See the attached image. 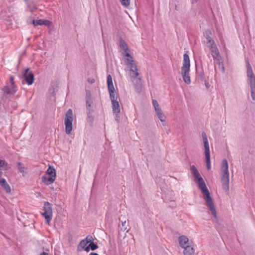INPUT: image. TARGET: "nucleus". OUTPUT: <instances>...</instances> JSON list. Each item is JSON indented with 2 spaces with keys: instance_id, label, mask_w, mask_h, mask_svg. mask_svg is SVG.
I'll use <instances>...</instances> for the list:
<instances>
[{
  "instance_id": "f257e3e1",
  "label": "nucleus",
  "mask_w": 255,
  "mask_h": 255,
  "mask_svg": "<svg viewBox=\"0 0 255 255\" xmlns=\"http://www.w3.org/2000/svg\"><path fill=\"white\" fill-rule=\"evenodd\" d=\"M196 179L198 181L199 188L200 189L202 192L204 194L205 196V200L206 201L208 207H209L212 215L215 218H216V210L213 199L210 196V192L206 185V184L203 179L201 176Z\"/></svg>"
},
{
  "instance_id": "f03ea898",
  "label": "nucleus",
  "mask_w": 255,
  "mask_h": 255,
  "mask_svg": "<svg viewBox=\"0 0 255 255\" xmlns=\"http://www.w3.org/2000/svg\"><path fill=\"white\" fill-rule=\"evenodd\" d=\"M221 171L222 188L225 191L228 193L229 190V172L228 161L226 159H223L222 161Z\"/></svg>"
},
{
  "instance_id": "7ed1b4c3",
  "label": "nucleus",
  "mask_w": 255,
  "mask_h": 255,
  "mask_svg": "<svg viewBox=\"0 0 255 255\" xmlns=\"http://www.w3.org/2000/svg\"><path fill=\"white\" fill-rule=\"evenodd\" d=\"M190 67V63L189 55L187 53H185L183 55V63L181 68V72L184 81L188 84L191 83L189 73Z\"/></svg>"
},
{
  "instance_id": "20e7f679",
  "label": "nucleus",
  "mask_w": 255,
  "mask_h": 255,
  "mask_svg": "<svg viewBox=\"0 0 255 255\" xmlns=\"http://www.w3.org/2000/svg\"><path fill=\"white\" fill-rule=\"evenodd\" d=\"M247 74L249 78L251 97L253 101H255V75L254 74L252 66L249 61H247Z\"/></svg>"
},
{
  "instance_id": "39448f33",
  "label": "nucleus",
  "mask_w": 255,
  "mask_h": 255,
  "mask_svg": "<svg viewBox=\"0 0 255 255\" xmlns=\"http://www.w3.org/2000/svg\"><path fill=\"white\" fill-rule=\"evenodd\" d=\"M202 137L205 148V156L207 167L208 170L211 169L210 153L209 142L207 135L205 132H202Z\"/></svg>"
},
{
  "instance_id": "423d86ee",
  "label": "nucleus",
  "mask_w": 255,
  "mask_h": 255,
  "mask_svg": "<svg viewBox=\"0 0 255 255\" xmlns=\"http://www.w3.org/2000/svg\"><path fill=\"white\" fill-rule=\"evenodd\" d=\"M110 99L112 102V107L113 113L115 114V120L118 121L120 118L119 115L120 113L119 102L117 100L118 94L117 93L110 94Z\"/></svg>"
},
{
  "instance_id": "0eeeda50",
  "label": "nucleus",
  "mask_w": 255,
  "mask_h": 255,
  "mask_svg": "<svg viewBox=\"0 0 255 255\" xmlns=\"http://www.w3.org/2000/svg\"><path fill=\"white\" fill-rule=\"evenodd\" d=\"M123 55L128 57L125 59V63L130 67V70L132 72L133 74L134 75V77L135 78L139 75V73L137 72V68L133 60L132 57L128 52H127L126 54L123 53Z\"/></svg>"
},
{
  "instance_id": "6e6552de",
  "label": "nucleus",
  "mask_w": 255,
  "mask_h": 255,
  "mask_svg": "<svg viewBox=\"0 0 255 255\" xmlns=\"http://www.w3.org/2000/svg\"><path fill=\"white\" fill-rule=\"evenodd\" d=\"M73 120V118L72 110L71 109H69L68 110L66 113L64 120V124L65 125V132L67 134H69L72 130Z\"/></svg>"
},
{
  "instance_id": "1a4fd4ad",
  "label": "nucleus",
  "mask_w": 255,
  "mask_h": 255,
  "mask_svg": "<svg viewBox=\"0 0 255 255\" xmlns=\"http://www.w3.org/2000/svg\"><path fill=\"white\" fill-rule=\"evenodd\" d=\"M41 215L44 217L45 223L49 224L52 218V205L48 202H45L43 206V212Z\"/></svg>"
},
{
  "instance_id": "9d476101",
  "label": "nucleus",
  "mask_w": 255,
  "mask_h": 255,
  "mask_svg": "<svg viewBox=\"0 0 255 255\" xmlns=\"http://www.w3.org/2000/svg\"><path fill=\"white\" fill-rule=\"evenodd\" d=\"M209 49L210 50V52L211 53L213 58L218 61V63L219 64V65L221 64L223 72H224V67L223 66V62L222 61H221V57L220 55L219 50H218L216 45H215L213 47H211V48H210Z\"/></svg>"
},
{
  "instance_id": "9b49d317",
  "label": "nucleus",
  "mask_w": 255,
  "mask_h": 255,
  "mask_svg": "<svg viewBox=\"0 0 255 255\" xmlns=\"http://www.w3.org/2000/svg\"><path fill=\"white\" fill-rule=\"evenodd\" d=\"M23 76L27 85H31L33 83L34 76L30 69L27 68L23 71Z\"/></svg>"
},
{
  "instance_id": "f8f14e48",
  "label": "nucleus",
  "mask_w": 255,
  "mask_h": 255,
  "mask_svg": "<svg viewBox=\"0 0 255 255\" xmlns=\"http://www.w3.org/2000/svg\"><path fill=\"white\" fill-rule=\"evenodd\" d=\"M16 90L13 78L11 77L9 83L4 87V92L8 94H13L16 91Z\"/></svg>"
},
{
  "instance_id": "ddd939ff",
  "label": "nucleus",
  "mask_w": 255,
  "mask_h": 255,
  "mask_svg": "<svg viewBox=\"0 0 255 255\" xmlns=\"http://www.w3.org/2000/svg\"><path fill=\"white\" fill-rule=\"evenodd\" d=\"M86 109L88 111L87 113L92 114L94 112V110L92 109V104H93V100L91 97V93L89 91L86 92Z\"/></svg>"
},
{
  "instance_id": "4468645a",
  "label": "nucleus",
  "mask_w": 255,
  "mask_h": 255,
  "mask_svg": "<svg viewBox=\"0 0 255 255\" xmlns=\"http://www.w3.org/2000/svg\"><path fill=\"white\" fill-rule=\"evenodd\" d=\"M107 85L110 94L117 93L113 85L112 77L110 75L107 76Z\"/></svg>"
},
{
  "instance_id": "2eb2a0df",
  "label": "nucleus",
  "mask_w": 255,
  "mask_h": 255,
  "mask_svg": "<svg viewBox=\"0 0 255 255\" xmlns=\"http://www.w3.org/2000/svg\"><path fill=\"white\" fill-rule=\"evenodd\" d=\"M56 177L55 176H50L49 175H45L41 178L42 181L45 184L48 185L53 183L55 181Z\"/></svg>"
},
{
  "instance_id": "dca6fc26",
  "label": "nucleus",
  "mask_w": 255,
  "mask_h": 255,
  "mask_svg": "<svg viewBox=\"0 0 255 255\" xmlns=\"http://www.w3.org/2000/svg\"><path fill=\"white\" fill-rule=\"evenodd\" d=\"M192 244H189V245L184 247L183 253L184 255H193L195 250Z\"/></svg>"
},
{
  "instance_id": "f3484780",
  "label": "nucleus",
  "mask_w": 255,
  "mask_h": 255,
  "mask_svg": "<svg viewBox=\"0 0 255 255\" xmlns=\"http://www.w3.org/2000/svg\"><path fill=\"white\" fill-rule=\"evenodd\" d=\"M0 185L7 193L11 192V188L5 179L0 177Z\"/></svg>"
},
{
  "instance_id": "a211bd4d",
  "label": "nucleus",
  "mask_w": 255,
  "mask_h": 255,
  "mask_svg": "<svg viewBox=\"0 0 255 255\" xmlns=\"http://www.w3.org/2000/svg\"><path fill=\"white\" fill-rule=\"evenodd\" d=\"M178 241L181 248H184V247L189 245V244H192V242H191L190 243L188 238L185 236H180L178 238Z\"/></svg>"
},
{
  "instance_id": "6ab92c4d",
  "label": "nucleus",
  "mask_w": 255,
  "mask_h": 255,
  "mask_svg": "<svg viewBox=\"0 0 255 255\" xmlns=\"http://www.w3.org/2000/svg\"><path fill=\"white\" fill-rule=\"evenodd\" d=\"M32 23L34 26L42 25H49L50 23V22L47 20L38 19L33 20Z\"/></svg>"
},
{
  "instance_id": "aec40b11",
  "label": "nucleus",
  "mask_w": 255,
  "mask_h": 255,
  "mask_svg": "<svg viewBox=\"0 0 255 255\" xmlns=\"http://www.w3.org/2000/svg\"><path fill=\"white\" fill-rule=\"evenodd\" d=\"M152 105L154 107L156 115H158L159 114L161 115V114L162 113V111L161 108H160L157 101L155 100H152Z\"/></svg>"
},
{
  "instance_id": "412c9836",
  "label": "nucleus",
  "mask_w": 255,
  "mask_h": 255,
  "mask_svg": "<svg viewBox=\"0 0 255 255\" xmlns=\"http://www.w3.org/2000/svg\"><path fill=\"white\" fill-rule=\"evenodd\" d=\"M46 175L50 176H55L56 177V170L55 169L51 166H49L46 171Z\"/></svg>"
},
{
  "instance_id": "4be33fe9",
  "label": "nucleus",
  "mask_w": 255,
  "mask_h": 255,
  "mask_svg": "<svg viewBox=\"0 0 255 255\" xmlns=\"http://www.w3.org/2000/svg\"><path fill=\"white\" fill-rule=\"evenodd\" d=\"M191 170H192V173L193 174L195 179H197L201 177V175L199 171H198L195 165H193L191 166Z\"/></svg>"
},
{
  "instance_id": "5701e85b",
  "label": "nucleus",
  "mask_w": 255,
  "mask_h": 255,
  "mask_svg": "<svg viewBox=\"0 0 255 255\" xmlns=\"http://www.w3.org/2000/svg\"><path fill=\"white\" fill-rule=\"evenodd\" d=\"M88 242L85 240V239L82 240L79 243L78 246V250L79 251L83 250L84 248L87 246L88 244Z\"/></svg>"
},
{
  "instance_id": "b1692460",
  "label": "nucleus",
  "mask_w": 255,
  "mask_h": 255,
  "mask_svg": "<svg viewBox=\"0 0 255 255\" xmlns=\"http://www.w3.org/2000/svg\"><path fill=\"white\" fill-rule=\"evenodd\" d=\"M120 47L122 50L128 49V45L125 41L122 38H120Z\"/></svg>"
},
{
  "instance_id": "393cba45",
  "label": "nucleus",
  "mask_w": 255,
  "mask_h": 255,
  "mask_svg": "<svg viewBox=\"0 0 255 255\" xmlns=\"http://www.w3.org/2000/svg\"><path fill=\"white\" fill-rule=\"evenodd\" d=\"M212 34L211 31L210 29H206L205 31V37L207 41H211V39H213L211 35Z\"/></svg>"
},
{
  "instance_id": "a878e982",
  "label": "nucleus",
  "mask_w": 255,
  "mask_h": 255,
  "mask_svg": "<svg viewBox=\"0 0 255 255\" xmlns=\"http://www.w3.org/2000/svg\"><path fill=\"white\" fill-rule=\"evenodd\" d=\"M89 245V247L90 248L91 250L95 251L96 249L98 248V246L97 244L95 243L94 242H91Z\"/></svg>"
},
{
  "instance_id": "bb28decb",
  "label": "nucleus",
  "mask_w": 255,
  "mask_h": 255,
  "mask_svg": "<svg viewBox=\"0 0 255 255\" xmlns=\"http://www.w3.org/2000/svg\"><path fill=\"white\" fill-rule=\"evenodd\" d=\"M122 5L125 7H128L130 4V0H120Z\"/></svg>"
},
{
  "instance_id": "cd10ccee",
  "label": "nucleus",
  "mask_w": 255,
  "mask_h": 255,
  "mask_svg": "<svg viewBox=\"0 0 255 255\" xmlns=\"http://www.w3.org/2000/svg\"><path fill=\"white\" fill-rule=\"evenodd\" d=\"M17 168L19 172L23 173L24 171L25 168L23 164L21 162L17 163Z\"/></svg>"
},
{
  "instance_id": "c85d7f7f",
  "label": "nucleus",
  "mask_w": 255,
  "mask_h": 255,
  "mask_svg": "<svg viewBox=\"0 0 255 255\" xmlns=\"http://www.w3.org/2000/svg\"><path fill=\"white\" fill-rule=\"evenodd\" d=\"M87 122L90 124H92L94 121V117L92 116V114L87 113Z\"/></svg>"
},
{
  "instance_id": "c756f323",
  "label": "nucleus",
  "mask_w": 255,
  "mask_h": 255,
  "mask_svg": "<svg viewBox=\"0 0 255 255\" xmlns=\"http://www.w3.org/2000/svg\"><path fill=\"white\" fill-rule=\"evenodd\" d=\"M126 221H122V227L121 228L120 230L121 231L124 232L127 231V232H128L127 230V228L126 227Z\"/></svg>"
},
{
  "instance_id": "7c9ffc66",
  "label": "nucleus",
  "mask_w": 255,
  "mask_h": 255,
  "mask_svg": "<svg viewBox=\"0 0 255 255\" xmlns=\"http://www.w3.org/2000/svg\"><path fill=\"white\" fill-rule=\"evenodd\" d=\"M7 163L4 160L0 159V169H1L4 166H7Z\"/></svg>"
},
{
  "instance_id": "2f4dec72",
  "label": "nucleus",
  "mask_w": 255,
  "mask_h": 255,
  "mask_svg": "<svg viewBox=\"0 0 255 255\" xmlns=\"http://www.w3.org/2000/svg\"><path fill=\"white\" fill-rule=\"evenodd\" d=\"M158 118L160 120L161 122H165V117L164 116V115L162 113L160 114H159L158 115H157Z\"/></svg>"
},
{
  "instance_id": "473e14b6",
  "label": "nucleus",
  "mask_w": 255,
  "mask_h": 255,
  "mask_svg": "<svg viewBox=\"0 0 255 255\" xmlns=\"http://www.w3.org/2000/svg\"><path fill=\"white\" fill-rule=\"evenodd\" d=\"M84 239L86 241H88V243L90 244V243H91V242H94V240H93V237L91 236H90V235L87 236L86 237V238L85 239Z\"/></svg>"
},
{
  "instance_id": "72a5a7b5",
  "label": "nucleus",
  "mask_w": 255,
  "mask_h": 255,
  "mask_svg": "<svg viewBox=\"0 0 255 255\" xmlns=\"http://www.w3.org/2000/svg\"><path fill=\"white\" fill-rule=\"evenodd\" d=\"M207 43L208 44V47L210 48H211V47H213L214 46H215V42L213 40V39H211V41H207Z\"/></svg>"
},
{
  "instance_id": "f704fd0d",
  "label": "nucleus",
  "mask_w": 255,
  "mask_h": 255,
  "mask_svg": "<svg viewBox=\"0 0 255 255\" xmlns=\"http://www.w3.org/2000/svg\"><path fill=\"white\" fill-rule=\"evenodd\" d=\"M85 250L86 252H89L90 250H91L90 248L89 247V245L88 246H86L83 249Z\"/></svg>"
},
{
  "instance_id": "c9c22d12",
  "label": "nucleus",
  "mask_w": 255,
  "mask_h": 255,
  "mask_svg": "<svg viewBox=\"0 0 255 255\" xmlns=\"http://www.w3.org/2000/svg\"><path fill=\"white\" fill-rule=\"evenodd\" d=\"M200 77L202 81L204 80V74L203 72L200 74Z\"/></svg>"
},
{
  "instance_id": "e433bc0d",
  "label": "nucleus",
  "mask_w": 255,
  "mask_h": 255,
  "mask_svg": "<svg viewBox=\"0 0 255 255\" xmlns=\"http://www.w3.org/2000/svg\"><path fill=\"white\" fill-rule=\"evenodd\" d=\"M124 51V54H126L127 53V52H128L129 53V48L128 47V49H125V50H123Z\"/></svg>"
},
{
  "instance_id": "4c0bfd02",
  "label": "nucleus",
  "mask_w": 255,
  "mask_h": 255,
  "mask_svg": "<svg viewBox=\"0 0 255 255\" xmlns=\"http://www.w3.org/2000/svg\"><path fill=\"white\" fill-rule=\"evenodd\" d=\"M124 51V54H126L127 53V52H128L129 53V48L128 47V49H125V50H123Z\"/></svg>"
},
{
  "instance_id": "58836bf2",
  "label": "nucleus",
  "mask_w": 255,
  "mask_h": 255,
  "mask_svg": "<svg viewBox=\"0 0 255 255\" xmlns=\"http://www.w3.org/2000/svg\"><path fill=\"white\" fill-rule=\"evenodd\" d=\"M39 255H49L48 253L43 252L41 253Z\"/></svg>"
},
{
  "instance_id": "ea45409f",
  "label": "nucleus",
  "mask_w": 255,
  "mask_h": 255,
  "mask_svg": "<svg viewBox=\"0 0 255 255\" xmlns=\"http://www.w3.org/2000/svg\"><path fill=\"white\" fill-rule=\"evenodd\" d=\"M89 255H99L96 253L92 252L89 254Z\"/></svg>"
},
{
  "instance_id": "a19ab883",
  "label": "nucleus",
  "mask_w": 255,
  "mask_h": 255,
  "mask_svg": "<svg viewBox=\"0 0 255 255\" xmlns=\"http://www.w3.org/2000/svg\"><path fill=\"white\" fill-rule=\"evenodd\" d=\"M205 86H206L207 88H208L209 87V86H210V85H209V84L208 83H205Z\"/></svg>"
},
{
  "instance_id": "79ce46f5",
  "label": "nucleus",
  "mask_w": 255,
  "mask_h": 255,
  "mask_svg": "<svg viewBox=\"0 0 255 255\" xmlns=\"http://www.w3.org/2000/svg\"><path fill=\"white\" fill-rule=\"evenodd\" d=\"M198 0H192V3L194 2H197Z\"/></svg>"
},
{
  "instance_id": "37998d69",
  "label": "nucleus",
  "mask_w": 255,
  "mask_h": 255,
  "mask_svg": "<svg viewBox=\"0 0 255 255\" xmlns=\"http://www.w3.org/2000/svg\"><path fill=\"white\" fill-rule=\"evenodd\" d=\"M2 172L0 171V177H1Z\"/></svg>"
}]
</instances>
